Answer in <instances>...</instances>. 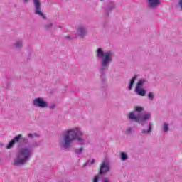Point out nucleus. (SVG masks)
<instances>
[{
    "label": "nucleus",
    "mask_w": 182,
    "mask_h": 182,
    "mask_svg": "<svg viewBox=\"0 0 182 182\" xmlns=\"http://www.w3.org/2000/svg\"><path fill=\"white\" fill-rule=\"evenodd\" d=\"M110 171V162L107 160H105L100 166L99 174L100 176H105L106 173Z\"/></svg>",
    "instance_id": "7"
},
{
    "label": "nucleus",
    "mask_w": 182,
    "mask_h": 182,
    "mask_svg": "<svg viewBox=\"0 0 182 182\" xmlns=\"http://www.w3.org/2000/svg\"><path fill=\"white\" fill-rule=\"evenodd\" d=\"M96 57L98 59H101V67L99 68L101 86L102 89H106V87H107V84H106V73H107L109 65L113 62L114 53L110 50L104 52L103 50L100 48L96 51Z\"/></svg>",
    "instance_id": "2"
},
{
    "label": "nucleus",
    "mask_w": 182,
    "mask_h": 182,
    "mask_svg": "<svg viewBox=\"0 0 182 182\" xmlns=\"http://www.w3.org/2000/svg\"><path fill=\"white\" fill-rule=\"evenodd\" d=\"M101 1H103V0H101Z\"/></svg>",
    "instance_id": "33"
},
{
    "label": "nucleus",
    "mask_w": 182,
    "mask_h": 182,
    "mask_svg": "<svg viewBox=\"0 0 182 182\" xmlns=\"http://www.w3.org/2000/svg\"><path fill=\"white\" fill-rule=\"evenodd\" d=\"M99 180H100V176L96 175L94 177L93 182H99Z\"/></svg>",
    "instance_id": "24"
},
{
    "label": "nucleus",
    "mask_w": 182,
    "mask_h": 182,
    "mask_svg": "<svg viewBox=\"0 0 182 182\" xmlns=\"http://www.w3.org/2000/svg\"><path fill=\"white\" fill-rule=\"evenodd\" d=\"M28 137L29 139H33V135L32 134H28Z\"/></svg>",
    "instance_id": "29"
},
{
    "label": "nucleus",
    "mask_w": 182,
    "mask_h": 182,
    "mask_svg": "<svg viewBox=\"0 0 182 182\" xmlns=\"http://www.w3.org/2000/svg\"><path fill=\"white\" fill-rule=\"evenodd\" d=\"M134 132H135L134 128L132 127H128L126 129L125 134H132V133H134Z\"/></svg>",
    "instance_id": "19"
},
{
    "label": "nucleus",
    "mask_w": 182,
    "mask_h": 182,
    "mask_svg": "<svg viewBox=\"0 0 182 182\" xmlns=\"http://www.w3.org/2000/svg\"><path fill=\"white\" fill-rule=\"evenodd\" d=\"M147 96L149 100H151V101L154 100V93L149 92Z\"/></svg>",
    "instance_id": "22"
},
{
    "label": "nucleus",
    "mask_w": 182,
    "mask_h": 182,
    "mask_svg": "<svg viewBox=\"0 0 182 182\" xmlns=\"http://www.w3.org/2000/svg\"><path fill=\"white\" fill-rule=\"evenodd\" d=\"M178 8H180L181 11H182V0H178Z\"/></svg>",
    "instance_id": "26"
},
{
    "label": "nucleus",
    "mask_w": 182,
    "mask_h": 182,
    "mask_svg": "<svg viewBox=\"0 0 182 182\" xmlns=\"http://www.w3.org/2000/svg\"><path fill=\"white\" fill-rule=\"evenodd\" d=\"M164 132L167 133L168 132V124L164 123Z\"/></svg>",
    "instance_id": "23"
},
{
    "label": "nucleus",
    "mask_w": 182,
    "mask_h": 182,
    "mask_svg": "<svg viewBox=\"0 0 182 182\" xmlns=\"http://www.w3.org/2000/svg\"><path fill=\"white\" fill-rule=\"evenodd\" d=\"M77 35L80 38H85L87 35V28L84 26H80L77 29Z\"/></svg>",
    "instance_id": "10"
},
{
    "label": "nucleus",
    "mask_w": 182,
    "mask_h": 182,
    "mask_svg": "<svg viewBox=\"0 0 182 182\" xmlns=\"http://www.w3.org/2000/svg\"><path fill=\"white\" fill-rule=\"evenodd\" d=\"M33 105L35 107H40V109H45L48 107V102L42 97H38L33 100Z\"/></svg>",
    "instance_id": "8"
},
{
    "label": "nucleus",
    "mask_w": 182,
    "mask_h": 182,
    "mask_svg": "<svg viewBox=\"0 0 182 182\" xmlns=\"http://www.w3.org/2000/svg\"><path fill=\"white\" fill-rule=\"evenodd\" d=\"M101 182H110V179L107 177H104L101 179Z\"/></svg>",
    "instance_id": "25"
},
{
    "label": "nucleus",
    "mask_w": 182,
    "mask_h": 182,
    "mask_svg": "<svg viewBox=\"0 0 182 182\" xmlns=\"http://www.w3.org/2000/svg\"><path fill=\"white\" fill-rule=\"evenodd\" d=\"M55 107H56V105L55 104H52L49 106V109L50 110H53V109H55Z\"/></svg>",
    "instance_id": "28"
},
{
    "label": "nucleus",
    "mask_w": 182,
    "mask_h": 182,
    "mask_svg": "<svg viewBox=\"0 0 182 182\" xmlns=\"http://www.w3.org/2000/svg\"><path fill=\"white\" fill-rule=\"evenodd\" d=\"M160 5V0H148L149 8H156Z\"/></svg>",
    "instance_id": "11"
},
{
    "label": "nucleus",
    "mask_w": 182,
    "mask_h": 182,
    "mask_svg": "<svg viewBox=\"0 0 182 182\" xmlns=\"http://www.w3.org/2000/svg\"><path fill=\"white\" fill-rule=\"evenodd\" d=\"M147 82V80L142 78L141 80H139L137 83H136V86L135 88L136 89H141L143 88V87L144 86V83Z\"/></svg>",
    "instance_id": "14"
},
{
    "label": "nucleus",
    "mask_w": 182,
    "mask_h": 182,
    "mask_svg": "<svg viewBox=\"0 0 182 182\" xmlns=\"http://www.w3.org/2000/svg\"><path fill=\"white\" fill-rule=\"evenodd\" d=\"M83 150H84L83 147H80V148L75 149V154H77V156H79V155L82 154V153H83Z\"/></svg>",
    "instance_id": "20"
},
{
    "label": "nucleus",
    "mask_w": 182,
    "mask_h": 182,
    "mask_svg": "<svg viewBox=\"0 0 182 182\" xmlns=\"http://www.w3.org/2000/svg\"><path fill=\"white\" fill-rule=\"evenodd\" d=\"M96 161L95 159H88L86 163L83 164V167H90L92 164H95Z\"/></svg>",
    "instance_id": "16"
},
{
    "label": "nucleus",
    "mask_w": 182,
    "mask_h": 182,
    "mask_svg": "<svg viewBox=\"0 0 182 182\" xmlns=\"http://www.w3.org/2000/svg\"><path fill=\"white\" fill-rule=\"evenodd\" d=\"M33 5H34V14L36 15H38V16H41L43 19H46V16L42 12L41 9V1L40 0H33Z\"/></svg>",
    "instance_id": "6"
},
{
    "label": "nucleus",
    "mask_w": 182,
    "mask_h": 182,
    "mask_svg": "<svg viewBox=\"0 0 182 182\" xmlns=\"http://www.w3.org/2000/svg\"><path fill=\"white\" fill-rule=\"evenodd\" d=\"M135 111L139 113L138 115H136L134 112H130L129 114V120H132V122H135V123H139L141 126H146V124H147V122H149V120H150V117H151L150 113L141 115L140 114L141 112H143V107H135Z\"/></svg>",
    "instance_id": "4"
},
{
    "label": "nucleus",
    "mask_w": 182,
    "mask_h": 182,
    "mask_svg": "<svg viewBox=\"0 0 182 182\" xmlns=\"http://www.w3.org/2000/svg\"><path fill=\"white\" fill-rule=\"evenodd\" d=\"M151 130H153V126L151 125V123L149 122L148 124V129L146 130L144 129H141V134H150V133H151Z\"/></svg>",
    "instance_id": "12"
},
{
    "label": "nucleus",
    "mask_w": 182,
    "mask_h": 182,
    "mask_svg": "<svg viewBox=\"0 0 182 182\" xmlns=\"http://www.w3.org/2000/svg\"><path fill=\"white\" fill-rule=\"evenodd\" d=\"M22 44H23L22 40H18L17 41L15 42V43L14 44V48H16V49H21V48H22Z\"/></svg>",
    "instance_id": "17"
},
{
    "label": "nucleus",
    "mask_w": 182,
    "mask_h": 182,
    "mask_svg": "<svg viewBox=\"0 0 182 182\" xmlns=\"http://www.w3.org/2000/svg\"><path fill=\"white\" fill-rule=\"evenodd\" d=\"M63 140L60 144L61 150L69 151L72 148V144L77 140L78 144L85 146L87 143L86 135L82 129L79 127L66 129L62 132Z\"/></svg>",
    "instance_id": "1"
},
{
    "label": "nucleus",
    "mask_w": 182,
    "mask_h": 182,
    "mask_svg": "<svg viewBox=\"0 0 182 182\" xmlns=\"http://www.w3.org/2000/svg\"><path fill=\"white\" fill-rule=\"evenodd\" d=\"M16 143H21V144H28L29 143V139L28 138L23 137L22 134H18L15 136L11 141L9 142V144L6 146V149H12L14 147V145Z\"/></svg>",
    "instance_id": "5"
},
{
    "label": "nucleus",
    "mask_w": 182,
    "mask_h": 182,
    "mask_svg": "<svg viewBox=\"0 0 182 182\" xmlns=\"http://www.w3.org/2000/svg\"><path fill=\"white\" fill-rule=\"evenodd\" d=\"M135 93L139 96L144 97L146 96V91L144 88H135Z\"/></svg>",
    "instance_id": "13"
},
{
    "label": "nucleus",
    "mask_w": 182,
    "mask_h": 182,
    "mask_svg": "<svg viewBox=\"0 0 182 182\" xmlns=\"http://www.w3.org/2000/svg\"><path fill=\"white\" fill-rule=\"evenodd\" d=\"M137 79V75H134L129 81V83L128 85V90H132L133 89V86L134 85V82H136V80Z\"/></svg>",
    "instance_id": "15"
},
{
    "label": "nucleus",
    "mask_w": 182,
    "mask_h": 182,
    "mask_svg": "<svg viewBox=\"0 0 182 182\" xmlns=\"http://www.w3.org/2000/svg\"><path fill=\"white\" fill-rule=\"evenodd\" d=\"M52 26H53V23H52L46 24L44 25V29H46V31H49V29H51Z\"/></svg>",
    "instance_id": "21"
},
{
    "label": "nucleus",
    "mask_w": 182,
    "mask_h": 182,
    "mask_svg": "<svg viewBox=\"0 0 182 182\" xmlns=\"http://www.w3.org/2000/svg\"><path fill=\"white\" fill-rule=\"evenodd\" d=\"M65 39H68V41H72V39H73V37H72L71 36H64Z\"/></svg>",
    "instance_id": "27"
},
{
    "label": "nucleus",
    "mask_w": 182,
    "mask_h": 182,
    "mask_svg": "<svg viewBox=\"0 0 182 182\" xmlns=\"http://www.w3.org/2000/svg\"><path fill=\"white\" fill-rule=\"evenodd\" d=\"M116 8V3L112 0H109L108 4L105 8V15L106 16H109V12H112L113 9Z\"/></svg>",
    "instance_id": "9"
},
{
    "label": "nucleus",
    "mask_w": 182,
    "mask_h": 182,
    "mask_svg": "<svg viewBox=\"0 0 182 182\" xmlns=\"http://www.w3.org/2000/svg\"><path fill=\"white\" fill-rule=\"evenodd\" d=\"M23 2L26 4V3L29 2V0H23Z\"/></svg>",
    "instance_id": "30"
},
{
    "label": "nucleus",
    "mask_w": 182,
    "mask_h": 182,
    "mask_svg": "<svg viewBox=\"0 0 182 182\" xmlns=\"http://www.w3.org/2000/svg\"><path fill=\"white\" fill-rule=\"evenodd\" d=\"M127 159H129V155H127V154H126L125 152L120 153V159L122 160V161H126Z\"/></svg>",
    "instance_id": "18"
},
{
    "label": "nucleus",
    "mask_w": 182,
    "mask_h": 182,
    "mask_svg": "<svg viewBox=\"0 0 182 182\" xmlns=\"http://www.w3.org/2000/svg\"><path fill=\"white\" fill-rule=\"evenodd\" d=\"M58 28H61L60 26H58Z\"/></svg>",
    "instance_id": "32"
},
{
    "label": "nucleus",
    "mask_w": 182,
    "mask_h": 182,
    "mask_svg": "<svg viewBox=\"0 0 182 182\" xmlns=\"http://www.w3.org/2000/svg\"><path fill=\"white\" fill-rule=\"evenodd\" d=\"M34 136H38V134H34Z\"/></svg>",
    "instance_id": "31"
},
{
    "label": "nucleus",
    "mask_w": 182,
    "mask_h": 182,
    "mask_svg": "<svg viewBox=\"0 0 182 182\" xmlns=\"http://www.w3.org/2000/svg\"><path fill=\"white\" fill-rule=\"evenodd\" d=\"M40 144H41L38 141H33L28 146L21 148L14 160V166L19 167V166L26 164V162L29 161L31 156H32V150H33V148L39 147Z\"/></svg>",
    "instance_id": "3"
}]
</instances>
